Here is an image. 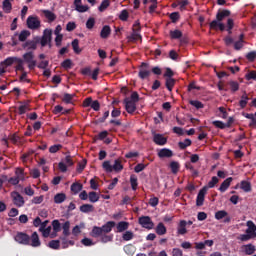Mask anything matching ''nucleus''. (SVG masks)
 I'll list each match as a JSON object with an SVG mask.
<instances>
[{
  "mask_svg": "<svg viewBox=\"0 0 256 256\" xmlns=\"http://www.w3.org/2000/svg\"><path fill=\"white\" fill-rule=\"evenodd\" d=\"M189 103L192 105V107H195L196 109H203L205 105L198 100H190Z\"/></svg>",
  "mask_w": 256,
  "mask_h": 256,
  "instance_id": "603ef678",
  "label": "nucleus"
},
{
  "mask_svg": "<svg viewBox=\"0 0 256 256\" xmlns=\"http://www.w3.org/2000/svg\"><path fill=\"white\" fill-rule=\"evenodd\" d=\"M13 197L14 205H16V207H23V205H25V200L23 199V196L19 194V192H13Z\"/></svg>",
  "mask_w": 256,
  "mask_h": 256,
  "instance_id": "f8f14e48",
  "label": "nucleus"
},
{
  "mask_svg": "<svg viewBox=\"0 0 256 256\" xmlns=\"http://www.w3.org/2000/svg\"><path fill=\"white\" fill-rule=\"evenodd\" d=\"M94 209L95 208L91 204H83L80 206L81 213H93Z\"/></svg>",
  "mask_w": 256,
  "mask_h": 256,
  "instance_id": "2f4dec72",
  "label": "nucleus"
},
{
  "mask_svg": "<svg viewBox=\"0 0 256 256\" xmlns=\"http://www.w3.org/2000/svg\"><path fill=\"white\" fill-rule=\"evenodd\" d=\"M158 157H160V159L163 158H170L173 157V151H171V149L169 148H162L159 152H158Z\"/></svg>",
  "mask_w": 256,
  "mask_h": 256,
  "instance_id": "2eb2a0df",
  "label": "nucleus"
},
{
  "mask_svg": "<svg viewBox=\"0 0 256 256\" xmlns=\"http://www.w3.org/2000/svg\"><path fill=\"white\" fill-rule=\"evenodd\" d=\"M15 241L20 245H30L31 237L23 232H18L15 236Z\"/></svg>",
  "mask_w": 256,
  "mask_h": 256,
  "instance_id": "39448f33",
  "label": "nucleus"
},
{
  "mask_svg": "<svg viewBox=\"0 0 256 256\" xmlns=\"http://www.w3.org/2000/svg\"><path fill=\"white\" fill-rule=\"evenodd\" d=\"M247 227L248 229L246 230V233H248V235H251L252 237H256V225L255 223H253V221H248L247 222Z\"/></svg>",
  "mask_w": 256,
  "mask_h": 256,
  "instance_id": "dca6fc26",
  "label": "nucleus"
},
{
  "mask_svg": "<svg viewBox=\"0 0 256 256\" xmlns=\"http://www.w3.org/2000/svg\"><path fill=\"white\" fill-rule=\"evenodd\" d=\"M2 9L5 13H11V10L13 9V5L11 4V1L4 0L2 4Z\"/></svg>",
  "mask_w": 256,
  "mask_h": 256,
  "instance_id": "72a5a7b5",
  "label": "nucleus"
},
{
  "mask_svg": "<svg viewBox=\"0 0 256 256\" xmlns=\"http://www.w3.org/2000/svg\"><path fill=\"white\" fill-rule=\"evenodd\" d=\"M242 249H243L245 255H253V253H255V251H256L255 245H253V244L243 245Z\"/></svg>",
  "mask_w": 256,
  "mask_h": 256,
  "instance_id": "aec40b11",
  "label": "nucleus"
},
{
  "mask_svg": "<svg viewBox=\"0 0 256 256\" xmlns=\"http://www.w3.org/2000/svg\"><path fill=\"white\" fill-rule=\"evenodd\" d=\"M48 247L50 249H59V247H61V241L60 240H51L49 243H48Z\"/></svg>",
  "mask_w": 256,
  "mask_h": 256,
  "instance_id": "a18cd8bd",
  "label": "nucleus"
},
{
  "mask_svg": "<svg viewBox=\"0 0 256 256\" xmlns=\"http://www.w3.org/2000/svg\"><path fill=\"white\" fill-rule=\"evenodd\" d=\"M191 139L186 138L184 141L178 143V147L180 149H187V147H191Z\"/></svg>",
  "mask_w": 256,
  "mask_h": 256,
  "instance_id": "c03bdc74",
  "label": "nucleus"
},
{
  "mask_svg": "<svg viewBox=\"0 0 256 256\" xmlns=\"http://www.w3.org/2000/svg\"><path fill=\"white\" fill-rule=\"evenodd\" d=\"M139 79L145 80L148 79V77H151V67L149 66V63L142 62L139 66V72H138Z\"/></svg>",
  "mask_w": 256,
  "mask_h": 256,
  "instance_id": "7ed1b4c3",
  "label": "nucleus"
},
{
  "mask_svg": "<svg viewBox=\"0 0 256 256\" xmlns=\"http://www.w3.org/2000/svg\"><path fill=\"white\" fill-rule=\"evenodd\" d=\"M88 199L90 203H97V201H99V194L95 191L89 192Z\"/></svg>",
  "mask_w": 256,
  "mask_h": 256,
  "instance_id": "ea45409f",
  "label": "nucleus"
},
{
  "mask_svg": "<svg viewBox=\"0 0 256 256\" xmlns=\"http://www.w3.org/2000/svg\"><path fill=\"white\" fill-rule=\"evenodd\" d=\"M82 189H83V184L79 182H75L71 185V191L72 193H75V195H77V193H79V191H81Z\"/></svg>",
  "mask_w": 256,
  "mask_h": 256,
  "instance_id": "e433bc0d",
  "label": "nucleus"
},
{
  "mask_svg": "<svg viewBox=\"0 0 256 256\" xmlns=\"http://www.w3.org/2000/svg\"><path fill=\"white\" fill-rule=\"evenodd\" d=\"M74 97H75V94L65 93L62 101H63V103H66V105H70L71 103H73Z\"/></svg>",
  "mask_w": 256,
  "mask_h": 256,
  "instance_id": "c9c22d12",
  "label": "nucleus"
},
{
  "mask_svg": "<svg viewBox=\"0 0 256 256\" xmlns=\"http://www.w3.org/2000/svg\"><path fill=\"white\" fill-rule=\"evenodd\" d=\"M109 5H111V0H103L98 7V11H100V13H103V11H105L109 7Z\"/></svg>",
  "mask_w": 256,
  "mask_h": 256,
  "instance_id": "37998d69",
  "label": "nucleus"
},
{
  "mask_svg": "<svg viewBox=\"0 0 256 256\" xmlns=\"http://www.w3.org/2000/svg\"><path fill=\"white\" fill-rule=\"evenodd\" d=\"M231 15V11L229 10H222V11H218V13L216 14V19L217 21H223V19H225V17H229Z\"/></svg>",
  "mask_w": 256,
  "mask_h": 256,
  "instance_id": "4be33fe9",
  "label": "nucleus"
},
{
  "mask_svg": "<svg viewBox=\"0 0 256 256\" xmlns=\"http://www.w3.org/2000/svg\"><path fill=\"white\" fill-rule=\"evenodd\" d=\"M130 184L133 191H137V187L139 183L137 182V176L131 175L130 176Z\"/></svg>",
  "mask_w": 256,
  "mask_h": 256,
  "instance_id": "de8ad7c7",
  "label": "nucleus"
},
{
  "mask_svg": "<svg viewBox=\"0 0 256 256\" xmlns=\"http://www.w3.org/2000/svg\"><path fill=\"white\" fill-rule=\"evenodd\" d=\"M153 141L156 145H167V138L163 134L153 133Z\"/></svg>",
  "mask_w": 256,
  "mask_h": 256,
  "instance_id": "9b49d317",
  "label": "nucleus"
},
{
  "mask_svg": "<svg viewBox=\"0 0 256 256\" xmlns=\"http://www.w3.org/2000/svg\"><path fill=\"white\" fill-rule=\"evenodd\" d=\"M52 227L54 233H59L61 231V222H59V220H53Z\"/></svg>",
  "mask_w": 256,
  "mask_h": 256,
  "instance_id": "3c124183",
  "label": "nucleus"
},
{
  "mask_svg": "<svg viewBox=\"0 0 256 256\" xmlns=\"http://www.w3.org/2000/svg\"><path fill=\"white\" fill-rule=\"evenodd\" d=\"M36 39H38L41 47H47V43H52L53 41V30L45 29L42 37L36 36Z\"/></svg>",
  "mask_w": 256,
  "mask_h": 256,
  "instance_id": "f257e3e1",
  "label": "nucleus"
},
{
  "mask_svg": "<svg viewBox=\"0 0 256 256\" xmlns=\"http://www.w3.org/2000/svg\"><path fill=\"white\" fill-rule=\"evenodd\" d=\"M183 37V32L181 30H171L170 31V38L171 39H181Z\"/></svg>",
  "mask_w": 256,
  "mask_h": 256,
  "instance_id": "58836bf2",
  "label": "nucleus"
},
{
  "mask_svg": "<svg viewBox=\"0 0 256 256\" xmlns=\"http://www.w3.org/2000/svg\"><path fill=\"white\" fill-rule=\"evenodd\" d=\"M246 59L250 62L255 61L256 59V51H251L248 54H246Z\"/></svg>",
  "mask_w": 256,
  "mask_h": 256,
  "instance_id": "774afa93",
  "label": "nucleus"
},
{
  "mask_svg": "<svg viewBox=\"0 0 256 256\" xmlns=\"http://www.w3.org/2000/svg\"><path fill=\"white\" fill-rule=\"evenodd\" d=\"M240 189L244 191V193H250L251 191V182L243 180L240 182Z\"/></svg>",
  "mask_w": 256,
  "mask_h": 256,
  "instance_id": "a878e982",
  "label": "nucleus"
},
{
  "mask_svg": "<svg viewBox=\"0 0 256 256\" xmlns=\"http://www.w3.org/2000/svg\"><path fill=\"white\" fill-rule=\"evenodd\" d=\"M18 57H8L4 61L1 62V65H5V67H11L13 63H17Z\"/></svg>",
  "mask_w": 256,
  "mask_h": 256,
  "instance_id": "7c9ffc66",
  "label": "nucleus"
},
{
  "mask_svg": "<svg viewBox=\"0 0 256 256\" xmlns=\"http://www.w3.org/2000/svg\"><path fill=\"white\" fill-rule=\"evenodd\" d=\"M155 232L158 235H165L167 233V227H165V224H163V222H159L155 228Z\"/></svg>",
  "mask_w": 256,
  "mask_h": 256,
  "instance_id": "5701e85b",
  "label": "nucleus"
},
{
  "mask_svg": "<svg viewBox=\"0 0 256 256\" xmlns=\"http://www.w3.org/2000/svg\"><path fill=\"white\" fill-rule=\"evenodd\" d=\"M138 223L143 229L151 230L155 227V223H153V220H151V217L149 216H141L138 219Z\"/></svg>",
  "mask_w": 256,
  "mask_h": 256,
  "instance_id": "20e7f679",
  "label": "nucleus"
},
{
  "mask_svg": "<svg viewBox=\"0 0 256 256\" xmlns=\"http://www.w3.org/2000/svg\"><path fill=\"white\" fill-rule=\"evenodd\" d=\"M62 229H63V236L64 237H69V235H71V222L66 221L63 225H62Z\"/></svg>",
  "mask_w": 256,
  "mask_h": 256,
  "instance_id": "cd10ccee",
  "label": "nucleus"
},
{
  "mask_svg": "<svg viewBox=\"0 0 256 256\" xmlns=\"http://www.w3.org/2000/svg\"><path fill=\"white\" fill-rule=\"evenodd\" d=\"M129 101L132 103H139V93H137V91L132 92Z\"/></svg>",
  "mask_w": 256,
  "mask_h": 256,
  "instance_id": "052dcab7",
  "label": "nucleus"
},
{
  "mask_svg": "<svg viewBox=\"0 0 256 256\" xmlns=\"http://www.w3.org/2000/svg\"><path fill=\"white\" fill-rule=\"evenodd\" d=\"M44 17L48 20V23H53L55 19H57V15L55 13L51 12V10H43L42 11Z\"/></svg>",
  "mask_w": 256,
  "mask_h": 256,
  "instance_id": "6ab92c4d",
  "label": "nucleus"
},
{
  "mask_svg": "<svg viewBox=\"0 0 256 256\" xmlns=\"http://www.w3.org/2000/svg\"><path fill=\"white\" fill-rule=\"evenodd\" d=\"M86 27L88 29H93L95 27V18L90 17L86 22Z\"/></svg>",
  "mask_w": 256,
  "mask_h": 256,
  "instance_id": "338daca9",
  "label": "nucleus"
},
{
  "mask_svg": "<svg viewBox=\"0 0 256 256\" xmlns=\"http://www.w3.org/2000/svg\"><path fill=\"white\" fill-rule=\"evenodd\" d=\"M120 21H127L129 19V12L127 10H122L120 15H119Z\"/></svg>",
  "mask_w": 256,
  "mask_h": 256,
  "instance_id": "680f3d73",
  "label": "nucleus"
},
{
  "mask_svg": "<svg viewBox=\"0 0 256 256\" xmlns=\"http://www.w3.org/2000/svg\"><path fill=\"white\" fill-rule=\"evenodd\" d=\"M81 229H85V224L84 223H80V225H76L72 229V235H74V237L79 236V234L81 233Z\"/></svg>",
  "mask_w": 256,
  "mask_h": 256,
  "instance_id": "4c0bfd02",
  "label": "nucleus"
},
{
  "mask_svg": "<svg viewBox=\"0 0 256 256\" xmlns=\"http://www.w3.org/2000/svg\"><path fill=\"white\" fill-rule=\"evenodd\" d=\"M91 233H92V237L97 238V237H101L103 235V230L99 226H94L92 228V232Z\"/></svg>",
  "mask_w": 256,
  "mask_h": 256,
  "instance_id": "f704fd0d",
  "label": "nucleus"
},
{
  "mask_svg": "<svg viewBox=\"0 0 256 256\" xmlns=\"http://www.w3.org/2000/svg\"><path fill=\"white\" fill-rule=\"evenodd\" d=\"M102 167L106 173H113V166L111 165L110 161H104Z\"/></svg>",
  "mask_w": 256,
  "mask_h": 256,
  "instance_id": "8fccbe9b",
  "label": "nucleus"
},
{
  "mask_svg": "<svg viewBox=\"0 0 256 256\" xmlns=\"http://www.w3.org/2000/svg\"><path fill=\"white\" fill-rule=\"evenodd\" d=\"M37 45H39V39L34 37L32 40L26 41L22 47L23 49H27L28 51H35L37 49Z\"/></svg>",
  "mask_w": 256,
  "mask_h": 256,
  "instance_id": "423d86ee",
  "label": "nucleus"
},
{
  "mask_svg": "<svg viewBox=\"0 0 256 256\" xmlns=\"http://www.w3.org/2000/svg\"><path fill=\"white\" fill-rule=\"evenodd\" d=\"M139 39H142L141 34H139V32H133L130 36H128V41L130 42L139 41Z\"/></svg>",
  "mask_w": 256,
  "mask_h": 256,
  "instance_id": "6e6d98bb",
  "label": "nucleus"
},
{
  "mask_svg": "<svg viewBox=\"0 0 256 256\" xmlns=\"http://www.w3.org/2000/svg\"><path fill=\"white\" fill-rule=\"evenodd\" d=\"M111 35V26L105 25L103 26L101 32H100V37L102 39H107Z\"/></svg>",
  "mask_w": 256,
  "mask_h": 256,
  "instance_id": "412c9836",
  "label": "nucleus"
},
{
  "mask_svg": "<svg viewBox=\"0 0 256 256\" xmlns=\"http://www.w3.org/2000/svg\"><path fill=\"white\" fill-rule=\"evenodd\" d=\"M205 195H207V187L204 186L197 195L196 198V205L197 207H202L203 203L205 202Z\"/></svg>",
  "mask_w": 256,
  "mask_h": 256,
  "instance_id": "1a4fd4ad",
  "label": "nucleus"
},
{
  "mask_svg": "<svg viewBox=\"0 0 256 256\" xmlns=\"http://www.w3.org/2000/svg\"><path fill=\"white\" fill-rule=\"evenodd\" d=\"M72 48L74 53H76V55H79V53H81V51H83L81 48H79V39H74L72 41Z\"/></svg>",
  "mask_w": 256,
  "mask_h": 256,
  "instance_id": "a19ab883",
  "label": "nucleus"
},
{
  "mask_svg": "<svg viewBox=\"0 0 256 256\" xmlns=\"http://www.w3.org/2000/svg\"><path fill=\"white\" fill-rule=\"evenodd\" d=\"M29 35H31V32H29L28 30H23L20 32L18 39L23 43L27 41V38L29 37Z\"/></svg>",
  "mask_w": 256,
  "mask_h": 256,
  "instance_id": "79ce46f5",
  "label": "nucleus"
},
{
  "mask_svg": "<svg viewBox=\"0 0 256 256\" xmlns=\"http://www.w3.org/2000/svg\"><path fill=\"white\" fill-rule=\"evenodd\" d=\"M180 17L181 16H180L179 12H172L170 14V19H171L172 23H177V21H179Z\"/></svg>",
  "mask_w": 256,
  "mask_h": 256,
  "instance_id": "69168bd1",
  "label": "nucleus"
},
{
  "mask_svg": "<svg viewBox=\"0 0 256 256\" xmlns=\"http://www.w3.org/2000/svg\"><path fill=\"white\" fill-rule=\"evenodd\" d=\"M116 223L115 221H108L106 224H104L101 229L102 233H111L113 231V227H115Z\"/></svg>",
  "mask_w": 256,
  "mask_h": 256,
  "instance_id": "f3484780",
  "label": "nucleus"
},
{
  "mask_svg": "<svg viewBox=\"0 0 256 256\" xmlns=\"http://www.w3.org/2000/svg\"><path fill=\"white\" fill-rule=\"evenodd\" d=\"M65 199H67V195H65V193H58L54 196V203L60 205V203H63Z\"/></svg>",
  "mask_w": 256,
  "mask_h": 256,
  "instance_id": "c85d7f7f",
  "label": "nucleus"
},
{
  "mask_svg": "<svg viewBox=\"0 0 256 256\" xmlns=\"http://www.w3.org/2000/svg\"><path fill=\"white\" fill-rule=\"evenodd\" d=\"M117 233H123V231H127L129 229V222L121 221L117 224Z\"/></svg>",
  "mask_w": 256,
  "mask_h": 256,
  "instance_id": "b1692460",
  "label": "nucleus"
},
{
  "mask_svg": "<svg viewBox=\"0 0 256 256\" xmlns=\"http://www.w3.org/2000/svg\"><path fill=\"white\" fill-rule=\"evenodd\" d=\"M61 67H63V69H71V67H73V61H71V59H66L61 63Z\"/></svg>",
  "mask_w": 256,
  "mask_h": 256,
  "instance_id": "13d9d810",
  "label": "nucleus"
},
{
  "mask_svg": "<svg viewBox=\"0 0 256 256\" xmlns=\"http://www.w3.org/2000/svg\"><path fill=\"white\" fill-rule=\"evenodd\" d=\"M134 235H133V232L131 231H126L123 236H122V239L123 241H131V239H133Z\"/></svg>",
  "mask_w": 256,
  "mask_h": 256,
  "instance_id": "e2e57ef3",
  "label": "nucleus"
},
{
  "mask_svg": "<svg viewBox=\"0 0 256 256\" xmlns=\"http://www.w3.org/2000/svg\"><path fill=\"white\" fill-rule=\"evenodd\" d=\"M61 149H63V145L55 144L50 146L49 153H57L58 151H61Z\"/></svg>",
  "mask_w": 256,
  "mask_h": 256,
  "instance_id": "bf43d9fd",
  "label": "nucleus"
},
{
  "mask_svg": "<svg viewBox=\"0 0 256 256\" xmlns=\"http://www.w3.org/2000/svg\"><path fill=\"white\" fill-rule=\"evenodd\" d=\"M169 167H170L172 173H173L174 175H177V173H179V169H180L181 165H180L179 162H177V161H172V162L170 163Z\"/></svg>",
  "mask_w": 256,
  "mask_h": 256,
  "instance_id": "473e14b6",
  "label": "nucleus"
},
{
  "mask_svg": "<svg viewBox=\"0 0 256 256\" xmlns=\"http://www.w3.org/2000/svg\"><path fill=\"white\" fill-rule=\"evenodd\" d=\"M217 183H219V178H217V176L212 177L211 181L208 182V189H213V187H215L217 185Z\"/></svg>",
  "mask_w": 256,
  "mask_h": 256,
  "instance_id": "4d7b16f0",
  "label": "nucleus"
},
{
  "mask_svg": "<svg viewBox=\"0 0 256 256\" xmlns=\"http://www.w3.org/2000/svg\"><path fill=\"white\" fill-rule=\"evenodd\" d=\"M30 241L31 247H41V240H39V234H37V232L31 235Z\"/></svg>",
  "mask_w": 256,
  "mask_h": 256,
  "instance_id": "4468645a",
  "label": "nucleus"
},
{
  "mask_svg": "<svg viewBox=\"0 0 256 256\" xmlns=\"http://www.w3.org/2000/svg\"><path fill=\"white\" fill-rule=\"evenodd\" d=\"M247 103H249V96L247 95V92H244L239 101L241 109H245L247 107Z\"/></svg>",
  "mask_w": 256,
  "mask_h": 256,
  "instance_id": "bb28decb",
  "label": "nucleus"
},
{
  "mask_svg": "<svg viewBox=\"0 0 256 256\" xmlns=\"http://www.w3.org/2000/svg\"><path fill=\"white\" fill-rule=\"evenodd\" d=\"M124 105L127 113L133 115L135 111H137V103L129 101V98L124 99Z\"/></svg>",
  "mask_w": 256,
  "mask_h": 256,
  "instance_id": "6e6552de",
  "label": "nucleus"
},
{
  "mask_svg": "<svg viewBox=\"0 0 256 256\" xmlns=\"http://www.w3.org/2000/svg\"><path fill=\"white\" fill-rule=\"evenodd\" d=\"M74 7L78 13H87L89 11V6L82 5V0H74Z\"/></svg>",
  "mask_w": 256,
  "mask_h": 256,
  "instance_id": "9d476101",
  "label": "nucleus"
},
{
  "mask_svg": "<svg viewBox=\"0 0 256 256\" xmlns=\"http://www.w3.org/2000/svg\"><path fill=\"white\" fill-rule=\"evenodd\" d=\"M112 171H116V173L123 171V164L121 163L120 159H116L114 161V164L112 166Z\"/></svg>",
  "mask_w": 256,
  "mask_h": 256,
  "instance_id": "c756f323",
  "label": "nucleus"
},
{
  "mask_svg": "<svg viewBox=\"0 0 256 256\" xmlns=\"http://www.w3.org/2000/svg\"><path fill=\"white\" fill-rule=\"evenodd\" d=\"M85 167H87V159H83L79 162L76 170L78 173H83V171H85Z\"/></svg>",
  "mask_w": 256,
  "mask_h": 256,
  "instance_id": "09e8293b",
  "label": "nucleus"
},
{
  "mask_svg": "<svg viewBox=\"0 0 256 256\" xmlns=\"http://www.w3.org/2000/svg\"><path fill=\"white\" fill-rule=\"evenodd\" d=\"M134 249H135V247L132 244H128V245L124 246V251L127 255H133Z\"/></svg>",
  "mask_w": 256,
  "mask_h": 256,
  "instance_id": "0e129e2a",
  "label": "nucleus"
},
{
  "mask_svg": "<svg viewBox=\"0 0 256 256\" xmlns=\"http://www.w3.org/2000/svg\"><path fill=\"white\" fill-rule=\"evenodd\" d=\"M23 61L28 64L30 71H33L37 67V60H35V54L32 51L23 54Z\"/></svg>",
  "mask_w": 256,
  "mask_h": 256,
  "instance_id": "f03ea898",
  "label": "nucleus"
},
{
  "mask_svg": "<svg viewBox=\"0 0 256 256\" xmlns=\"http://www.w3.org/2000/svg\"><path fill=\"white\" fill-rule=\"evenodd\" d=\"M16 63H17V65L15 67L16 71L24 72L25 71V66H23V63H24L23 59L17 58Z\"/></svg>",
  "mask_w": 256,
  "mask_h": 256,
  "instance_id": "864d4df0",
  "label": "nucleus"
},
{
  "mask_svg": "<svg viewBox=\"0 0 256 256\" xmlns=\"http://www.w3.org/2000/svg\"><path fill=\"white\" fill-rule=\"evenodd\" d=\"M178 235H185L187 233V221L181 220L178 228H177Z\"/></svg>",
  "mask_w": 256,
  "mask_h": 256,
  "instance_id": "a211bd4d",
  "label": "nucleus"
},
{
  "mask_svg": "<svg viewBox=\"0 0 256 256\" xmlns=\"http://www.w3.org/2000/svg\"><path fill=\"white\" fill-rule=\"evenodd\" d=\"M175 83L177 81L174 78H166L165 79V87L168 89V91H173V88L175 87Z\"/></svg>",
  "mask_w": 256,
  "mask_h": 256,
  "instance_id": "393cba45",
  "label": "nucleus"
},
{
  "mask_svg": "<svg viewBox=\"0 0 256 256\" xmlns=\"http://www.w3.org/2000/svg\"><path fill=\"white\" fill-rule=\"evenodd\" d=\"M28 29H39L41 27V20L38 17L29 16L27 18Z\"/></svg>",
  "mask_w": 256,
  "mask_h": 256,
  "instance_id": "0eeeda50",
  "label": "nucleus"
},
{
  "mask_svg": "<svg viewBox=\"0 0 256 256\" xmlns=\"http://www.w3.org/2000/svg\"><path fill=\"white\" fill-rule=\"evenodd\" d=\"M232 181H233V177H229L226 180H224L219 187V192L225 193V191H227L229 187H231Z\"/></svg>",
  "mask_w": 256,
  "mask_h": 256,
  "instance_id": "ddd939ff",
  "label": "nucleus"
},
{
  "mask_svg": "<svg viewBox=\"0 0 256 256\" xmlns=\"http://www.w3.org/2000/svg\"><path fill=\"white\" fill-rule=\"evenodd\" d=\"M227 215H228L227 211L219 210L215 213V219H217V221H221V219H225Z\"/></svg>",
  "mask_w": 256,
  "mask_h": 256,
  "instance_id": "49530a36",
  "label": "nucleus"
},
{
  "mask_svg": "<svg viewBox=\"0 0 256 256\" xmlns=\"http://www.w3.org/2000/svg\"><path fill=\"white\" fill-rule=\"evenodd\" d=\"M228 85L232 93H236V91L239 89V82L237 81H230L228 82Z\"/></svg>",
  "mask_w": 256,
  "mask_h": 256,
  "instance_id": "5fc2aeb1",
  "label": "nucleus"
}]
</instances>
